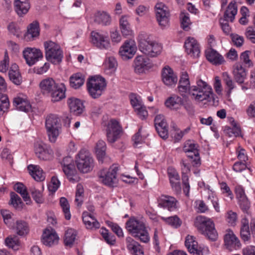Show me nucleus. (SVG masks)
I'll return each instance as SVG.
<instances>
[{
	"mask_svg": "<svg viewBox=\"0 0 255 255\" xmlns=\"http://www.w3.org/2000/svg\"><path fill=\"white\" fill-rule=\"evenodd\" d=\"M126 229L134 238L140 242L147 243L150 237L143 221L137 220L134 217L130 218L126 223Z\"/></svg>",
	"mask_w": 255,
	"mask_h": 255,
	"instance_id": "1",
	"label": "nucleus"
},
{
	"mask_svg": "<svg viewBox=\"0 0 255 255\" xmlns=\"http://www.w3.org/2000/svg\"><path fill=\"white\" fill-rule=\"evenodd\" d=\"M194 225L197 230L209 240L214 241L218 238V233L215 228L213 221L204 216L196 217Z\"/></svg>",
	"mask_w": 255,
	"mask_h": 255,
	"instance_id": "2",
	"label": "nucleus"
},
{
	"mask_svg": "<svg viewBox=\"0 0 255 255\" xmlns=\"http://www.w3.org/2000/svg\"><path fill=\"white\" fill-rule=\"evenodd\" d=\"M190 95L192 98L200 102L205 100L210 101L213 98L211 87L202 80L197 82V86L191 87Z\"/></svg>",
	"mask_w": 255,
	"mask_h": 255,
	"instance_id": "3",
	"label": "nucleus"
},
{
	"mask_svg": "<svg viewBox=\"0 0 255 255\" xmlns=\"http://www.w3.org/2000/svg\"><path fill=\"white\" fill-rule=\"evenodd\" d=\"M45 128L49 141L55 142L61 129L60 120L58 117L54 114L48 116L45 120Z\"/></svg>",
	"mask_w": 255,
	"mask_h": 255,
	"instance_id": "4",
	"label": "nucleus"
},
{
	"mask_svg": "<svg viewBox=\"0 0 255 255\" xmlns=\"http://www.w3.org/2000/svg\"><path fill=\"white\" fill-rule=\"evenodd\" d=\"M44 47L47 60L54 64L62 61L63 52L59 45L50 40L44 42Z\"/></svg>",
	"mask_w": 255,
	"mask_h": 255,
	"instance_id": "5",
	"label": "nucleus"
},
{
	"mask_svg": "<svg viewBox=\"0 0 255 255\" xmlns=\"http://www.w3.org/2000/svg\"><path fill=\"white\" fill-rule=\"evenodd\" d=\"M76 162L78 170L84 173L91 171L94 167V160L89 152L85 149L79 151Z\"/></svg>",
	"mask_w": 255,
	"mask_h": 255,
	"instance_id": "6",
	"label": "nucleus"
},
{
	"mask_svg": "<svg viewBox=\"0 0 255 255\" xmlns=\"http://www.w3.org/2000/svg\"><path fill=\"white\" fill-rule=\"evenodd\" d=\"M87 85L90 95L96 99L102 95L106 86V83L104 78L97 76L90 78Z\"/></svg>",
	"mask_w": 255,
	"mask_h": 255,
	"instance_id": "7",
	"label": "nucleus"
},
{
	"mask_svg": "<svg viewBox=\"0 0 255 255\" xmlns=\"http://www.w3.org/2000/svg\"><path fill=\"white\" fill-rule=\"evenodd\" d=\"M139 48L141 52L151 57L157 56L162 50L160 44L155 41L142 39L139 40Z\"/></svg>",
	"mask_w": 255,
	"mask_h": 255,
	"instance_id": "8",
	"label": "nucleus"
},
{
	"mask_svg": "<svg viewBox=\"0 0 255 255\" xmlns=\"http://www.w3.org/2000/svg\"><path fill=\"white\" fill-rule=\"evenodd\" d=\"M106 131L107 141L113 143L120 138L123 129L118 121L111 119L106 126Z\"/></svg>",
	"mask_w": 255,
	"mask_h": 255,
	"instance_id": "9",
	"label": "nucleus"
},
{
	"mask_svg": "<svg viewBox=\"0 0 255 255\" xmlns=\"http://www.w3.org/2000/svg\"><path fill=\"white\" fill-rule=\"evenodd\" d=\"M118 167L113 165L107 170L103 169L98 173L100 180L105 185L114 186L117 182V174Z\"/></svg>",
	"mask_w": 255,
	"mask_h": 255,
	"instance_id": "10",
	"label": "nucleus"
},
{
	"mask_svg": "<svg viewBox=\"0 0 255 255\" xmlns=\"http://www.w3.org/2000/svg\"><path fill=\"white\" fill-rule=\"evenodd\" d=\"M156 17L162 28L169 26L170 12L168 8L163 3H157L155 6Z\"/></svg>",
	"mask_w": 255,
	"mask_h": 255,
	"instance_id": "11",
	"label": "nucleus"
},
{
	"mask_svg": "<svg viewBox=\"0 0 255 255\" xmlns=\"http://www.w3.org/2000/svg\"><path fill=\"white\" fill-rule=\"evenodd\" d=\"M35 153L40 159L46 160L53 157V151L51 147L42 142H37L34 145Z\"/></svg>",
	"mask_w": 255,
	"mask_h": 255,
	"instance_id": "12",
	"label": "nucleus"
},
{
	"mask_svg": "<svg viewBox=\"0 0 255 255\" xmlns=\"http://www.w3.org/2000/svg\"><path fill=\"white\" fill-rule=\"evenodd\" d=\"M91 38V41L93 44L100 49H107L110 47L108 37L100 32L92 31Z\"/></svg>",
	"mask_w": 255,
	"mask_h": 255,
	"instance_id": "13",
	"label": "nucleus"
},
{
	"mask_svg": "<svg viewBox=\"0 0 255 255\" xmlns=\"http://www.w3.org/2000/svg\"><path fill=\"white\" fill-rule=\"evenodd\" d=\"M23 55L29 66L34 65L39 59L43 58V54L40 49L27 48L23 51Z\"/></svg>",
	"mask_w": 255,
	"mask_h": 255,
	"instance_id": "14",
	"label": "nucleus"
},
{
	"mask_svg": "<svg viewBox=\"0 0 255 255\" xmlns=\"http://www.w3.org/2000/svg\"><path fill=\"white\" fill-rule=\"evenodd\" d=\"M187 54L193 58H198L200 54V48L197 40L193 37H188L184 42Z\"/></svg>",
	"mask_w": 255,
	"mask_h": 255,
	"instance_id": "15",
	"label": "nucleus"
},
{
	"mask_svg": "<svg viewBox=\"0 0 255 255\" xmlns=\"http://www.w3.org/2000/svg\"><path fill=\"white\" fill-rule=\"evenodd\" d=\"M136 46L132 40H127L121 47L119 54L123 59L131 58L135 54Z\"/></svg>",
	"mask_w": 255,
	"mask_h": 255,
	"instance_id": "16",
	"label": "nucleus"
},
{
	"mask_svg": "<svg viewBox=\"0 0 255 255\" xmlns=\"http://www.w3.org/2000/svg\"><path fill=\"white\" fill-rule=\"evenodd\" d=\"M41 241L44 245L51 247L58 244L59 237L55 230L51 228H46L43 231Z\"/></svg>",
	"mask_w": 255,
	"mask_h": 255,
	"instance_id": "17",
	"label": "nucleus"
},
{
	"mask_svg": "<svg viewBox=\"0 0 255 255\" xmlns=\"http://www.w3.org/2000/svg\"><path fill=\"white\" fill-rule=\"evenodd\" d=\"M154 126L159 135L163 139L168 137V126L162 115H157L154 119Z\"/></svg>",
	"mask_w": 255,
	"mask_h": 255,
	"instance_id": "18",
	"label": "nucleus"
},
{
	"mask_svg": "<svg viewBox=\"0 0 255 255\" xmlns=\"http://www.w3.org/2000/svg\"><path fill=\"white\" fill-rule=\"evenodd\" d=\"M61 164L65 174L70 180H74L73 176L75 175L76 170L73 158L69 156H66L63 158Z\"/></svg>",
	"mask_w": 255,
	"mask_h": 255,
	"instance_id": "19",
	"label": "nucleus"
},
{
	"mask_svg": "<svg viewBox=\"0 0 255 255\" xmlns=\"http://www.w3.org/2000/svg\"><path fill=\"white\" fill-rule=\"evenodd\" d=\"M161 78L163 83L167 86L175 85L178 81L177 76L168 66L163 68L161 72Z\"/></svg>",
	"mask_w": 255,
	"mask_h": 255,
	"instance_id": "20",
	"label": "nucleus"
},
{
	"mask_svg": "<svg viewBox=\"0 0 255 255\" xmlns=\"http://www.w3.org/2000/svg\"><path fill=\"white\" fill-rule=\"evenodd\" d=\"M224 244L229 251L236 249L237 248H239L241 246L239 239L231 229L226 230V233L224 235Z\"/></svg>",
	"mask_w": 255,
	"mask_h": 255,
	"instance_id": "21",
	"label": "nucleus"
},
{
	"mask_svg": "<svg viewBox=\"0 0 255 255\" xmlns=\"http://www.w3.org/2000/svg\"><path fill=\"white\" fill-rule=\"evenodd\" d=\"M151 67L149 59L143 56H137L134 60V71L137 73H143Z\"/></svg>",
	"mask_w": 255,
	"mask_h": 255,
	"instance_id": "22",
	"label": "nucleus"
},
{
	"mask_svg": "<svg viewBox=\"0 0 255 255\" xmlns=\"http://www.w3.org/2000/svg\"><path fill=\"white\" fill-rule=\"evenodd\" d=\"M177 202L174 197L168 195H161L157 199L158 206L169 211L176 209Z\"/></svg>",
	"mask_w": 255,
	"mask_h": 255,
	"instance_id": "23",
	"label": "nucleus"
},
{
	"mask_svg": "<svg viewBox=\"0 0 255 255\" xmlns=\"http://www.w3.org/2000/svg\"><path fill=\"white\" fill-rule=\"evenodd\" d=\"M191 88L187 73L186 72H183L178 86L179 93L183 97L186 96L188 94L190 95Z\"/></svg>",
	"mask_w": 255,
	"mask_h": 255,
	"instance_id": "24",
	"label": "nucleus"
},
{
	"mask_svg": "<svg viewBox=\"0 0 255 255\" xmlns=\"http://www.w3.org/2000/svg\"><path fill=\"white\" fill-rule=\"evenodd\" d=\"M237 13V3L235 0H232L224 10V21L233 22Z\"/></svg>",
	"mask_w": 255,
	"mask_h": 255,
	"instance_id": "25",
	"label": "nucleus"
},
{
	"mask_svg": "<svg viewBox=\"0 0 255 255\" xmlns=\"http://www.w3.org/2000/svg\"><path fill=\"white\" fill-rule=\"evenodd\" d=\"M39 25L37 21H34L27 27V31L24 34V39L27 41H32L39 35Z\"/></svg>",
	"mask_w": 255,
	"mask_h": 255,
	"instance_id": "26",
	"label": "nucleus"
},
{
	"mask_svg": "<svg viewBox=\"0 0 255 255\" xmlns=\"http://www.w3.org/2000/svg\"><path fill=\"white\" fill-rule=\"evenodd\" d=\"M127 248L128 251L133 255H144L142 246L130 237L126 239Z\"/></svg>",
	"mask_w": 255,
	"mask_h": 255,
	"instance_id": "27",
	"label": "nucleus"
},
{
	"mask_svg": "<svg viewBox=\"0 0 255 255\" xmlns=\"http://www.w3.org/2000/svg\"><path fill=\"white\" fill-rule=\"evenodd\" d=\"M185 245L190 253L197 255H203L201 248L198 247V243L194 236H187L185 239Z\"/></svg>",
	"mask_w": 255,
	"mask_h": 255,
	"instance_id": "28",
	"label": "nucleus"
},
{
	"mask_svg": "<svg viewBox=\"0 0 255 255\" xmlns=\"http://www.w3.org/2000/svg\"><path fill=\"white\" fill-rule=\"evenodd\" d=\"M235 192L240 207L243 211H247L250 207V202L245 194L243 187L240 185L237 186L235 188Z\"/></svg>",
	"mask_w": 255,
	"mask_h": 255,
	"instance_id": "29",
	"label": "nucleus"
},
{
	"mask_svg": "<svg viewBox=\"0 0 255 255\" xmlns=\"http://www.w3.org/2000/svg\"><path fill=\"white\" fill-rule=\"evenodd\" d=\"M227 120V122L233 127L231 128L228 125L224 126V131L225 132L224 134L229 137H235L239 136L241 130L240 128L237 127L234 119L231 117H228Z\"/></svg>",
	"mask_w": 255,
	"mask_h": 255,
	"instance_id": "30",
	"label": "nucleus"
},
{
	"mask_svg": "<svg viewBox=\"0 0 255 255\" xmlns=\"http://www.w3.org/2000/svg\"><path fill=\"white\" fill-rule=\"evenodd\" d=\"M233 73L237 83L242 84L244 82L247 77V71L241 63L237 62L234 65Z\"/></svg>",
	"mask_w": 255,
	"mask_h": 255,
	"instance_id": "31",
	"label": "nucleus"
},
{
	"mask_svg": "<svg viewBox=\"0 0 255 255\" xmlns=\"http://www.w3.org/2000/svg\"><path fill=\"white\" fill-rule=\"evenodd\" d=\"M94 21L102 26H109L111 24L112 18L108 12L105 11H98L94 14Z\"/></svg>",
	"mask_w": 255,
	"mask_h": 255,
	"instance_id": "32",
	"label": "nucleus"
},
{
	"mask_svg": "<svg viewBox=\"0 0 255 255\" xmlns=\"http://www.w3.org/2000/svg\"><path fill=\"white\" fill-rule=\"evenodd\" d=\"M70 112L76 115L81 114L84 109V106L82 101L77 98L71 97L67 100Z\"/></svg>",
	"mask_w": 255,
	"mask_h": 255,
	"instance_id": "33",
	"label": "nucleus"
},
{
	"mask_svg": "<svg viewBox=\"0 0 255 255\" xmlns=\"http://www.w3.org/2000/svg\"><path fill=\"white\" fill-rule=\"evenodd\" d=\"M13 105L19 111L27 113L31 110V105L26 98L18 96L13 99Z\"/></svg>",
	"mask_w": 255,
	"mask_h": 255,
	"instance_id": "34",
	"label": "nucleus"
},
{
	"mask_svg": "<svg viewBox=\"0 0 255 255\" xmlns=\"http://www.w3.org/2000/svg\"><path fill=\"white\" fill-rule=\"evenodd\" d=\"M57 85L52 78H47L40 82L39 87L43 94H49L51 91L56 89Z\"/></svg>",
	"mask_w": 255,
	"mask_h": 255,
	"instance_id": "35",
	"label": "nucleus"
},
{
	"mask_svg": "<svg viewBox=\"0 0 255 255\" xmlns=\"http://www.w3.org/2000/svg\"><path fill=\"white\" fill-rule=\"evenodd\" d=\"M83 221L86 228L89 229H97L100 227V224L95 218L94 215L85 211L82 214Z\"/></svg>",
	"mask_w": 255,
	"mask_h": 255,
	"instance_id": "36",
	"label": "nucleus"
},
{
	"mask_svg": "<svg viewBox=\"0 0 255 255\" xmlns=\"http://www.w3.org/2000/svg\"><path fill=\"white\" fill-rule=\"evenodd\" d=\"M168 175L172 188L176 192H180V177L177 171L173 168H168Z\"/></svg>",
	"mask_w": 255,
	"mask_h": 255,
	"instance_id": "37",
	"label": "nucleus"
},
{
	"mask_svg": "<svg viewBox=\"0 0 255 255\" xmlns=\"http://www.w3.org/2000/svg\"><path fill=\"white\" fill-rule=\"evenodd\" d=\"M29 173L36 181H42L45 179V174L41 168L38 165L33 164L27 166Z\"/></svg>",
	"mask_w": 255,
	"mask_h": 255,
	"instance_id": "38",
	"label": "nucleus"
},
{
	"mask_svg": "<svg viewBox=\"0 0 255 255\" xmlns=\"http://www.w3.org/2000/svg\"><path fill=\"white\" fill-rule=\"evenodd\" d=\"M66 88L63 84L57 85L56 89H54L49 93L53 102H58L65 97Z\"/></svg>",
	"mask_w": 255,
	"mask_h": 255,
	"instance_id": "39",
	"label": "nucleus"
},
{
	"mask_svg": "<svg viewBox=\"0 0 255 255\" xmlns=\"http://www.w3.org/2000/svg\"><path fill=\"white\" fill-rule=\"evenodd\" d=\"M165 104L171 110H177L183 105V100L181 97L174 95L168 98Z\"/></svg>",
	"mask_w": 255,
	"mask_h": 255,
	"instance_id": "40",
	"label": "nucleus"
},
{
	"mask_svg": "<svg viewBox=\"0 0 255 255\" xmlns=\"http://www.w3.org/2000/svg\"><path fill=\"white\" fill-rule=\"evenodd\" d=\"M14 6L15 11L19 16H23L27 13L30 8V4L27 1H21L20 0H15Z\"/></svg>",
	"mask_w": 255,
	"mask_h": 255,
	"instance_id": "41",
	"label": "nucleus"
},
{
	"mask_svg": "<svg viewBox=\"0 0 255 255\" xmlns=\"http://www.w3.org/2000/svg\"><path fill=\"white\" fill-rule=\"evenodd\" d=\"M8 75L10 80L15 85H19L22 82V78L18 70V66L16 64L11 65Z\"/></svg>",
	"mask_w": 255,
	"mask_h": 255,
	"instance_id": "42",
	"label": "nucleus"
},
{
	"mask_svg": "<svg viewBox=\"0 0 255 255\" xmlns=\"http://www.w3.org/2000/svg\"><path fill=\"white\" fill-rule=\"evenodd\" d=\"M120 28L124 36L131 34V29L129 22V17L127 15H123L120 19Z\"/></svg>",
	"mask_w": 255,
	"mask_h": 255,
	"instance_id": "43",
	"label": "nucleus"
},
{
	"mask_svg": "<svg viewBox=\"0 0 255 255\" xmlns=\"http://www.w3.org/2000/svg\"><path fill=\"white\" fill-rule=\"evenodd\" d=\"M207 59L214 64H221L222 62V55H220L216 51L210 48L205 51Z\"/></svg>",
	"mask_w": 255,
	"mask_h": 255,
	"instance_id": "44",
	"label": "nucleus"
},
{
	"mask_svg": "<svg viewBox=\"0 0 255 255\" xmlns=\"http://www.w3.org/2000/svg\"><path fill=\"white\" fill-rule=\"evenodd\" d=\"M106 144L103 140H100L97 143L96 152L98 160L103 163L106 156Z\"/></svg>",
	"mask_w": 255,
	"mask_h": 255,
	"instance_id": "45",
	"label": "nucleus"
},
{
	"mask_svg": "<svg viewBox=\"0 0 255 255\" xmlns=\"http://www.w3.org/2000/svg\"><path fill=\"white\" fill-rule=\"evenodd\" d=\"M84 81V76L81 73H76L70 78V86L75 89H78L83 85Z\"/></svg>",
	"mask_w": 255,
	"mask_h": 255,
	"instance_id": "46",
	"label": "nucleus"
},
{
	"mask_svg": "<svg viewBox=\"0 0 255 255\" xmlns=\"http://www.w3.org/2000/svg\"><path fill=\"white\" fill-rule=\"evenodd\" d=\"M14 190L21 195L24 201L26 202L27 204H28L31 202V199L28 194L26 188L22 183H16L14 185Z\"/></svg>",
	"mask_w": 255,
	"mask_h": 255,
	"instance_id": "47",
	"label": "nucleus"
},
{
	"mask_svg": "<svg viewBox=\"0 0 255 255\" xmlns=\"http://www.w3.org/2000/svg\"><path fill=\"white\" fill-rule=\"evenodd\" d=\"M16 232L19 236H23L29 232V227L27 223L23 221H17L16 223Z\"/></svg>",
	"mask_w": 255,
	"mask_h": 255,
	"instance_id": "48",
	"label": "nucleus"
},
{
	"mask_svg": "<svg viewBox=\"0 0 255 255\" xmlns=\"http://www.w3.org/2000/svg\"><path fill=\"white\" fill-rule=\"evenodd\" d=\"M198 145L194 143L193 141L188 140L185 142L183 146V150L184 152H193L196 157V161L199 160V151L198 150Z\"/></svg>",
	"mask_w": 255,
	"mask_h": 255,
	"instance_id": "49",
	"label": "nucleus"
},
{
	"mask_svg": "<svg viewBox=\"0 0 255 255\" xmlns=\"http://www.w3.org/2000/svg\"><path fill=\"white\" fill-rule=\"evenodd\" d=\"M77 236V232L72 229H68L65 234L64 242L66 246H71L73 245L76 237Z\"/></svg>",
	"mask_w": 255,
	"mask_h": 255,
	"instance_id": "50",
	"label": "nucleus"
},
{
	"mask_svg": "<svg viewBox=\"0 0 255 255\" xmlns=\"http://www.w3.org/2000/svg\"><path fill=\"white\" fill-rule=\"evenodd\" d=\"M5 243L9 248H11L14 250L18 249L19 241L18 238L16 236H10L7 237L5 240Z\"/></svg>",
	"mask_w": 255,
	"mask_h": 255,
	"instance_id": "51",
	"label": "nucleus"
},
{
	"mask_svg": "<svg viewBox=\"0 0 255 255\" xmlns=\"http://www.w3.org/2000/svg\"><path fill=\"white\" fill-rule=\"evenodd\" d=\"M9 204L16 209H21L22 208L23 203L17 194L14 192H11Z\"/></svg>",
	"mask_w": 255,
	"mask_h": 255,
	"instance_id": "52",
	"label": "nucleus"
},
{
	"mask_svg": "<svg viewBox=\"0 0 255 255\" xmlns=\"http://www.w3.org/2000/svg\"><path fill=\"white\" fill-rule=\"evenodd\" d=\"M60 204L63 210L65 219L67 220H70L71 218L70 205L67 199L65 197H61L60 199Z\"/></svg>",
	"mask_w": 255,
	"mask_h": 255,
	"instance_id": "53",
	"label": "nucleus"
},
{
	"mask_svg": "<svg viewBox=\"0 0 255 255\" xmlns=\"http://www.w3.org/2000/svg\"><path fill=\"white\" fill-rule=\"evenodd\" d=\"M161 219L165 222L167 224L175 228L179 227L181 225V221L176 216H171L167 218L162 217Z\"/></svg>",
	"mask_w": 255,
	"mask_h": 255,
	"instance_id": "54",
	"label": "nucleus"
},
{
	"mask_svg": "<svg viewBox=\"0 0 255 255\" xmlns=\"http://www.w3.org/2000/svg\"><path fill=\"white\" fill-rule=\"evenodd\" d=\"M238 216L236 212L232 210L227 212L226 220L229 226L235 227L237 224Z\"/></svg>",
	"mask_w": 255,
	"mask_h": 255,
	"instance_id": "55",
	"label": "nucleus"
},
{
	"mask_svg": "<svg viewBox=\"0 0 255 255\" xmlns=\"http://www.w3.org/2000/svg\"><path fill=\"white\" fill-rule=\"evenodd\" d=\"M251 52L247 50L242 52L240 55V60L243 64H245L248 67H252L254 64L252 60L250 59V54Z\"/></svg>",
	"mask_w": 255,
	"mask_h": 255,
	"instance_id": "56",
	"label": "nucleus"
},
{
	"mask_svg": "<svg viewBox=\"0 0 255 255\" xmlns=\"http://www.w3.org/2000/svg\"><path fill=\"white\" fill-rule=\"evenodd\" d=\"M33 199L37 203H41L43 201L42 192L36 189L34 187H31L29 189Z\"/></svg>",
	"mask_w": 255,
	"mask_h": 255,
	"instance_id": "57",
	"label": "nucleus"
},
{
	"mask_svg": "<svg viewBox=\"0 0 255 255\" xmlns=\"http://www.w3.org/2000/svg\"><path fill=\"white\" fill-rule=\"evenodd\" d=\"M181 19V26L182 28L186 31H188L189 29V25L191 24L190 20L188 13H181L180 14Z\"/></svg>",
	"mask_w": 255,
	"mask_h": 255,
	"instance_id": "58",
	"label": "nucleus"
},
{
	"mask_svg": "<svg viewBox=\"0 0 255 255\" xmlns=\"http://www.w3.org/2000/svg\"><path fill=\"white\" fill-rule=\"evenodd\" d=\"M101 234L108 244L110 245H114L115 244L116 242L115 236L110 234L107 230L102 228Z\"/></svg>",
	"mask_w": 255,
	"mask_h": 255,
	"instance_id": "59",
	"label": "nucleus"
},
{
	"mask_svg": "<svg viewBox=\"0 0 255 255\" xmlns=\"http://www.w3.org/2000/svg\"><path fill=\"white\" fill-rule=\"evenodd\" d=\"M224 81H226V85L228 88L227 91V96L229 98L232 90L235 88L234 83L227 73H224Z\"/></svg>",
	"mask_w": 255,
	"mask_h": 255,
	"instance_id": "60",
	"label": "nucleus"
},
{
	"mask_svg": "<svg viewBox=\"0 0 255 255\" xmlns=\"http://www.w3.org/2000/svg\"><path fill=\"white\" fill-rule=\"evenodd\" d=\"M237 158L240 161L248 162V156L245 149L239 146L236 149Z\"/></svg>",
	"mask_w": 255,
	"mask_h": 255,
	"instance_id": "61",
	"label": "nucleus"
},
{
	"mask_svg": "<svg viewBox=\"0 0 255 255\" xmlns=\"http://www.w3.org/2000/svg\"><path fill=\"white\" fill-rule=\"evenodd\" d=\"M248 162H244L243 161H237L233 166V169L236 172H241L248 168Z\"/></svg>",
	"mask_w": 255,
	"mask_h": 255,
	"instance_id": "62",
	"label": "nucleus"
},
{
	"mask_svg": "<svg viewBox=\"0 0 255 255\" xmlns=\"http://www.w3.org/2000/svg\"><path fill=\"white\" fill-rule=\"evenodd\" d=\"M7 28L9 32L11 34L16 36V37L19 36L21 33L20 28L16 23L14 22H11L8 25Z\"/></svg>",
	"mask_w": 255,
	"mask_h": 255,
	"instance_id": "63",
	"label": "nucleus"
},
{
	"mask_svg": "<svg viewBox=\"0 0 255 255\" xmlns=\"http://www.w3.org/2000/svg\"><path fill=\"white\" fill-rule=\"evenodd\" d=\"M9 66V58L6 51L4 52L3 59L0 62V72L4 73L8 70Z\"/></svg>",
	"mask_w": 255,
	"mask_h": 255,
	"instance_id": "64",
	"label": "nucleus"
}]
</instances>
